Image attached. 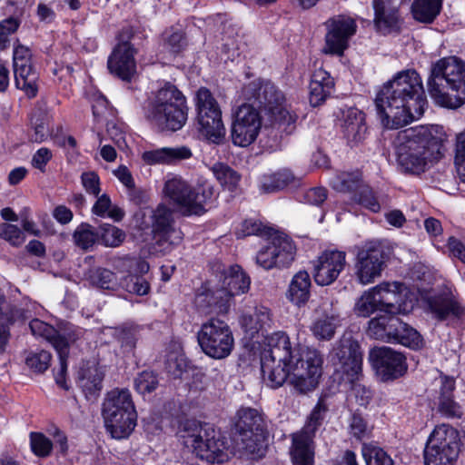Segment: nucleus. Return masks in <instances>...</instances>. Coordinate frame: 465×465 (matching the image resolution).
I'll return each mask as SVG.
<instances>
[{
	"instance_id": "nucleus-1",
	"label": "nucleus",
	"mask_w": 465,
	"mask_h": 465,
	"mask_svg": "<svg viewBox=\"0 0 465 465\" xmlns=\"http://www.w3.org/2000/svg\"><path fill=\"white\" fill-rule=\"evenodd\" d=\"M268 350L261 357L264 381L272 388L281 387L289 378L301 393L315 389L322 373V358L316 350L291 347L288 335L279 331L272 334Z\"/></svg>"
},
{
	"instance_id": "nucleus-2",
	"label": "nucleus",
	"mask_w": 465,
	"mask_h": 465,
	"mask_svg": "<svg viewBox=\"0 0 465 465\" xmlns=\"http://www.w3.org/2000/svg\"><path fill=\"white\" fill-rule=\"evenodd\" d=\"M426 104L422 82L415 70L398 73L375 97L377 114L382 125L389 129H398L419 119Z\"/></svg>"
},
{
	"instance_id": "nucleus-3",
	"label": "nucleus",
	"mask_w": 465,
	"mask_h": 465,
	"mask_svg": "<svg viewBox=\"0 0 465 465\" xmlns=\"http://www.w3.org/2000/svg\"><path fill=\"white\" fill-rule=\"evenodd\" d=\"M442 143V127L439 125L404 129L394 140L398 163L405 172L422 173L429 162L438 158Z\"/></svg>"
},
{
	"instance_id": "nucleus-4",
	"label": "nucleus",
	"mask_w": 465,
	"mask_h": 465,
	"mask_svg": "<svg viewBox=\"0 0 465 465\" xmlns=\"http://www.w3.org/2000/svg\"><path fill=\"white\" fill-rule=\"evenodd\" d=\"M428 91L443 107L458 108L465 103V64L454 56L438 60L431 66Z\"/></svg>"
},
{
	"instance_id": "nucleus-5",
	"label": "nucleus",
	"mask_w": 465,
	"mask_h": 465,
	"mask_svg": "<svg viewBox=\"0 0 465 465\" xmlns=\"http://www.w3.org/2000/svg\"><path fill=\"white\" fill-rule=\"evenodd\" d=\"M146 115L163 130L178 131L188 117L186 97L175 85L165 83L149 99Z\"/></svg>"
},
{
	"instance_id": "nucleus-6",
	"label": "nucleus",
	"mask_w": 465,
	"mask_h": 465,
	"mask_svg": "<svg viewBox=\"0 0 465 465\" xmlns=\"http://www.w3.org/2000/svg\"><path fill=\"white\" fill-rule=\"evenodd\" d=\"M106 430L114 439L127 438L136 426L137 413L128 389L114 388L108 391L102 406Z\"/></svg>"
},
{
	"instance_id": "nucleus-7",
	"label": "nucleus",
	"mask_w": 465,
	"mask_h": 465,
	"mask_svg": "<svg viewBox=\"0 0 465 465\" xmlns=\"http://www.w3.org/2000/svg\"><path fill=\"white\" fill-rule=\"evenodd\" d=\"M331 361L339 366L346 378L352 383L351 394L361 406L369 403L371 391L361 383L355 382L362 375V352L356 341L351 338H341L334 346L331 353Z\"/></svg>"
},
{
	"instance_id": "nucleus-8",
	"label": "nucleus",
	"mask_w": 465,
	"mask_h": 465,
	"mask_svg": "<svg viewBox=\"0 0 465 465\" xmlns=\"http://www.w3.org/2000/svg\"><path fill=\"white\" fill-rule=\"evenodd\" d=\"M181 438L187 448L201 459L221 462L224 459L226 443L213 425L188 420L183 425Z\"/></svg>"
},
{
	"instance_id": "nucleus-9",
	"label": "nucleus",
	"mask_w": 465,
	"mask_h": 465,
	"mask_svg": "<svg viewBox=\"0 0 465 465\" xmlns=\"http://www.w3.org/2000/svg\"><path fill=\"white\" fill-rule=\"evenodd\" d=\"M163 193L182 215H202L206 211L205 205L213 196V188L211 185H203L193 189L183 178L173 176L166 180Z\"/></svg>"
},
{
	"instance_id": "nucleus-10",
	"label": "nucleus",
	"mask_w": 465,
	"mask_h": 465,
	"mask_svg": "<svg viewBox=\"0 0 465 465\" xmlns=\"http://www.w3.org/2000/svg\"><path fill=\"white\" fill-rule=\"evenodd\" d=\"M235 429L237 445L251 459H260L266 452L265 421L261 411L253 408H241L237 411Z\"/></svg>"
},
{
	"instance_id": "nucleus-11",
	"label": "nucleus",
	"mask_w": 465,
	"mask_h": 465,
	"mask_svg": "<svg viewBox=\"0 0 465 465\" xmlns=\"http://www.w3.org/2000/svg\"><path fill=\"white\" fill-rule=\"evenodd\" d=\"M194 103L199 134L210 143H223L226 129L221 107L213 94L209 89L201 87L195 94Z\"/></svg>"
},
{
	"instance_id": "nucleus-12",
	"label": "nucleus",
	"mask_w": 465,
	"mask_h": 465,
	"mask_svg": "<svg viewBox=\"0 0 465 465\" xmlns=\"http://www.w3.org/2000/svg\"><path fill=\"white\" fill-rule=\"evenodd\" d=\"M254 99L281 132L291 134L295 129L297 115L286 103L283 94L271 82L260 84Z\"/></svg>"
},
{
	"instance_id": "nucleus-13",
	"label": "nucleus",
	"mask_w": 465,
	"mask_h": 465,
	"mask_svg": "<svg viewBox=\"0 0 465 465\" xmlns=\"http://www.w3.org/2000/svg\"><path fill=\"white\" fill-rule=\"evenodd\" d=\"M460 452L459 432L440 424L430 433L424 450L425 465H455Z\"/></svg>"
},
{
	"instance_id": "nucleus-14",
	"label": "nucleus",
	"mask_w": 465,
	"mask_h": 465,
	"mask_svg": "<svg viewBox=\"0 0 465 465\" xmlns=\"http://www.w3.org/2000/svg\"><path fill=\"white\" fill-rule=\"evenodd\" d=\"M354 276L361 285H368L381 276L386 267L387 254L382 243L366 241L355 247Z\"/></svg>"
},
{
	"instance_id": "nucleus-15",
	"label": "nucleus",
	"mask_w": 465,
	"mask_h": 465,
	"mask_svg": "<svg viewBox=\"0 0 465 465\" xmlns=\"http://www.w3.org/2000/svg\"><path fill=\"white\" fill-rule=\"evenodd\" d=\"M198 342L206 355L213 359H224L232 351L234 338L225 322L212 318L203 323L198 332Z\"/></svg>"
},
{
	"instance_id": "nucleus-16",
	"label": "nucleus",
	"mask_w": 465,
	"mask_h": 465,
	"mask_svg": "<svg viewBox=\"0 0 465 465\" xmlns=\"http://www.w3.org/2000/svg\"><path fill=\"white\" fill-rule=\"evenodd\" d=\"M132 30L123 28L118 35V44L108 57L107 67L111 74L124 81H130L136 73L134 55L136 50L130 43Z\"/></svg>"
},
{
	"instance_id": "nucleus-17",
	"label": "nucleus",
	"mask_w": 465,
	"mask_h": 465,
	"mask_svg": "<svg viewBox=\"0 0 465 465\" xmlns=\"http://www.w3.org/2000/svg\"><path fill=\"white\" fill-rule=\"evenodd\" d=\"M262 116L250 104H242L235 112L232 123L231 136L233 144L246 147L258 137L262 129Z\"/></svg>"
},
{
	"instance_id": "nucleus-18",
	"label": "nucleus",
	"mask_w": 465,
	"mask_h": 465,
	"mask_svg": "<svg viewBox=\"0 0 465 465\" xmlns=\"http://www.w3.org/2000/svg\"><path fill=\"white\" fill-rule=\"evenodd\" d=\"M324 25L327 32L323 52L342 55L349 46L350 39L357 31L355 20L346 15H337L329 18Z\"/></svg>"
},
{
	"instance_id": "nucleus-19",
	"label": "nucleus",
	"mask_w": 465,
	"mask_h": 465,
	"mask_svg": "<svg viewBox=\"0 0 465 465\" xmlns=\"http://www.w3.org/2000/svg\"><path fill=\"white\" fill-rule=\"evenodd\" d=\"M149 263L141 258L125 256L115 262V269L122 273H127L120 281V287L129 293L140 296L146 295L150 284L143 277L149 271Z\"/></svg>"
},
{
	"instance_id": "nucleus-20",
	"label": "nucleus",
	"mask_w": 465,
	"mask_h": 465,
	"mask_svg": "<svg viewBox=\"0 0 465 465\" xmlns=\"http://www.w3.org/2000/svg\"><path fill=\"white\" fill-rule=\"evenodd\" d=\"M369 359L383 381L397 379L407 371L405 356L390 347L373 349Z\"/></svg>"
},
{
	"instance_id": "nucleus-21",
	"label": "nucleus",
	"mask_w": 465,
	"mask_h": 465,
	"mask_svg": "<svg viewBox=\"0 0 465 465\" xmlns=\"http://www.w3.org/2000/svg\"><path fill=\"white\" fill-rule=\"evenodd\" d=\"M345 264V252L338 250L323 252L312 262L315 282L321 286L332 283L343 271Z\"/></svg>"
},
{
	"instance_id": "nucleus-22",
	"label": "nucleus",
	"mask_w": 465,
	"mask_h": 465,
	"mask_svg": "<svg viewBox=\"0 0 465 465\" xmlns=\"http://www.w3.org/2000/svg\"><path fill=\"white\" fill-rule=\"evenodd\" d=\"M379 295L381 312L395 315L407 313L413 308L411 301H407L406 288L404 284L398 282H383L375 286Z\"/></svg>"
},
{
	"instance_id": "nucleus-23",
	"label": "nucleus",
	"mask_w": 465,
	"mask_h": 465,
	"mask_svg": "<svg viewBox=\"0 0 465 465\" xmlns=\"http://www.w3.org/2000/svg\"><path fill=\"white\" fill-rule=\"evenodd\" d=\"M221 288L217 289L219 303L222 309L229 307L230 300L238 294L248 292L251 284L250 277L242 271V267L235 264L224 268L222 272Z\"/></svg>"
},
{
	"instance_id": "nucleus-24",
	"label": "nucleus",
	"mask_w": 465,
	"mask_h": 465,
	"mask_svg": "<svg viewBox=\"0 0 465 465\" xmlns=\"http://www.w3.org/2000/svg\"><path fill=\"white\" fill-rule=\"evenodd\" d=\"M337 117L348 143H358L364 139L367 126L363 112L355 107H345L340 109Z\"/></svg>"
},
{
	"instance_id": "nucleus-25",
	"label": "nucleus",
	"mask_w": 465,
	"mask_h": 465,
	"mask_svg": "<svg viewBox=\"0 0 465 465\" xmlns=\"http://www.w3.org/2000/svg\"><path fill=\"white\" fill-rule=\"evenodd\" d=\"M239 322L244 331L252 337L271 326V311L263 305L247 306L242 311Z\"/></svg>"
},
{
	"instance_id": "nucleus-26",
	"label": "nucleus",
	"mask_w": 465,
	"mask_h": 465,
	"mask_svg": "<svg viewBox=\"0 0 465 465\" xmlns=\"http://www.w3.org/2000/svg\"><path fill=\"white\" fill-rule=\"evenodd\" d=\"M374 24L382 33L394 29L400 23V10L397 0H373Z\"/></svg>"
},
{
	"instance_id": "nucleus-27",
	"label": "nucleus",
	"mask_w": 465,
	"mask_h": 465,
	"mask_svg": "<svg viewBox=\"0 0 465 465\" xmlns=\"http://www.w3.org/2000/svg\"><path fill=\"white\" fill-rule=\"evenodd\" d=\"M193 155L192 150L187 146L163 147L143 153L142 159L147 164H172L187 160Z\"/></svg>"
},
{
	"instance_id": "nucleus-28",
	"label": "nucleus",
	"mask_w": 465,
	"mask_h": 465,
	"mask_svg": "<svg viewBox=\"0 0 465 465\" xmlns=\"http://www.w3.org/2000/svg\"><path fill=\"white\" fill-rule=\"evenodd\" d=\"M427 304L430 312L438 320H461L465 316V309L455 300L444 296H429Z\"/></svg>"
},
{
	"instance_id": "nucleus-29",
	"label": "nucleus",
	"mask_w": 465,
	"mask_h": 465,
	"mask_svg": "<svg viewBox=\"0 0 465 465\" xmlns=\"http://www.w3.org/2000/svg\"><path fill=\"white\" fill-rule=\"evenodd\" d=\"M290 454L292 465H314V440L302 435L292 434Z\"/></svg>"
},
{
	"instance_id": "nucleus-30",
	"label": "nucleus",
	"mask_w": 465,
	"mask_h": 465,
	"mask_svg": "<svg viewBox=\"0 0 465 465\" xmlns=\"http://www.w3.org/2000/svg\"><path fill=\"white\" fill-rule=\"evenodd\" d=\"M341 326V318L333 312L318 315L312 322L310 330L319 341H330L334 337L336 330Z\"/></svg>"
},
{
	"instance_id": "nucleus-31",
	"label": "nucleus",
	"mask_w": 465,
	"mask_h": 465,
	"mask_svg": "<svg viewBox=\"0 0 465 465\" xmlns=\"http://www.w3.org/2000/svg\"><path fill=\"white\" fill-rule=\"evenodd\" d=\"M311 295V278L307 272H298L292 279L286 296L297 306L304 305Z\"/></svg>"
},
{
	"instance_id": "nucleus-32",
	"label": "nucleus",
	"mask_w": 465,
	"mask_h": 465,
	"mask_svg": "<svg viewBox=\"0 0 465 465\" xmlns=\"http://www.w3.org/2000/svg\"><path fill=\"white\" fill-rule=\"evenodd\" d=\"M183 232L176 226L169 227L153 235V252L166 254L182 243Z\"/></svg>"
},
{
	"instance_id": "nucleus-33",
	"label": "nucleus",
	"mask_w": 465,
	"mask_h": 465,
	"mask_svg": "<svg viewBox=\"0 0 465 465\" xmlns=\"http://www.w3.org/2000/svg\"><path fill=\"white\" fill-rule=\"evenodd\" d=\"M273 249L275 250L274 258L276 259L277 268H287L294 261L296 247L288 236L284 234H275L271 237Z\"/></svg>"
},
{
	"instance_id": "nucleus-34",
	"label": "nucleus",
	"mask_w": 465,
	"mask_h": 465,
	"mask_svg": "<svg viewBox=\"0 0 465 465\" xmlns=\"http://www.w3.org/2000/svg\"><path fill=\"white\" fill-rule=\"evenodd\" d=\"M15 86L22 90L28 98L37 95L38 75L33 69L32 64L14 67Z\"/></svg>"
},
{
	"instance_id": "nucleus-35",
	"label": "nucleus",
	"mask_w": 465,
	"mask_h": 465,
	"mask_svg": "<svg viewBox=\"0 0 465 465\" xmlns=\"http://www.w3.org/2000/svg\"><path fill=\"white\" fill-rule=\"evenodd\" d=\"M397 319V316L388 313L371 319L369 322L368 335L376 340L390 342L393 331H396Z\"/></svg>"
},
{
	"instance_id": "nucleus-36",
	"label": "nucleus",
	"mask_w": 465,
	"mask_h": 465,
	"mask_svg": "<svg viewBox=\"0 0 465 465\" xmlns=\"http://www.w3.org/2000/svg\"><path fill=\"white\" fill-rule=\"evenodd\" d=\"M396 331L391 335L390 342L400 343L412 350H420L424 346V340L420 332L399 318L395 325Z\"/></svg>"
},
{
	"instance_id": "nucleus-37",
	"label": "nucleus",
	"mask_w": 465,
	"mask_h": 465,
	"mask_svg": "<svg viewBox=\"0 0 465 465\" xmlns=\"http://www.w3.org/2000/svg\"><path fill=\"white\" fill-rule=\"evenodd\" d=\"M443 0H414L411 12L413 18L420 23L430 24L440 15Z\"/></svg>"
},
{
	"instance_id": "nucleus-38",
	"label": "nucleus",
	"mask_w": 465,
	"mask_h": 465,
	"mask_svg": "<svg viewBox=\"0 0 465 465\" xmlns=\"http://www.w3.org/2000/svg\"><path fill=\"white\" fill-rule=\"evenodd\" d=\"M30 330L33 335L41 337L52 344L55 351L69 345L67 340L62 336L52 325L34 319L30 322Z\"/></svg>"
},
{
	"instance_id": "nucleus-39",
	"label": "nucleus",
	"mask_w": 465,
	"mask_h": 465,
	"mask_svg": "<svg viewBox=\"0 0 465 465\" xmlns=\"http://www.w3.org/2000/svg\"><path fill=\"white\" fill-rule=\"evenodd\" d=\"M328 404L325 402V400L321 398L317 404L314 406L310 415L308 416L306 422L302 429L293 433L294 435H302L306 438H311V440H314L315 433L322 425L323 420L328 412Z\"/></svg>"
},
{
	"instance_id": "nucleus-40",
	"label": "nucleus",
	"mask_w": 465,
	"mask_h": 465,
	"mask_svg": "<svg viewBox=\"0 0 465 465\" xmlns=\"http://www.w3.org/2000/svg\"><path fill=\"white\" fill-rule=\"evenodd\" d=\"M294 181L295 176L289 169H282L274 173L263 175L260 186L264 193H272L284 189Z\"/></svg>"
},
{
	"instance_id": "nucleus-41",
	"label": "nucleus",
	"mask_w": 465,
	"mask_h": 465,
	"mask_svg": "<svg viewBox=\"0 0 465 465\" xmlns=\"http://www.w3.org/2000/svg\"><path fill=\"white\" fill-rule=\"evenodd\" d=\"M354 312L360 317H369L376 311L381 312L379 295L376 292V288L371 287L363 292L361 297L354 304Z\"/></svg>"
},
{
	"instance_id": "nucleus-42",
	"label": "nucleus",
	"mask_w": 465,
	"mask_h": 465,
	"mask_svg": "<svg viewBox=\"0 0 465 465\" xmlns=\"http://www.w3.org/2000/svg\"><path fill=\"white\" fill-rule=\"evenodd\" d=\"M211 171L219 183L225 189L233 192L239 185L241 175L223 163H215Z\"/></svg>"
},
{
	"instance_id": "nucleus-43",
	"label": "nucleus",
	"mask_w": 465,
	"mask_h": 465,
	"mask_svg": "<svg viewBox=\"0 0 465 465\" xmlns=\"http://www.w3.org/2000/svg\"><path fill=\"white\" fill-rule=\"evenodd\" d=\"M218 290L211 291L204 289L202 292H197L195 299H194V304L199 312L208 314L213 312V311H216L218 312H226L229 307H225L224 309H222L218 302H215L219 301V294Z\"/></svg>"
},
{
	"instance_id": "nucleus-44",
	"label": "nucleus",
	"mask_w": 465,
	"mask_h": 465,
	"mask_svg": "<svg viewBox=\"0 0 465 465\" xmlns=\"http://www.w3.org/2000/svg\"><path fill=\"white\" fill-rule=\"evenodd\" d=\"M92 212L99 217H109L115 222L122 221L124 216V211L116 205L113 206L110 197L105 193L98 197Z\"/></svg>"
},
{
	"instance_id": "nucleus-45",
	"label": "nucleus",
	"mask_w": 465,
	"mask_h": 465,
	"mask_svg": "<svg viewBox=\"0 0 465 465\" xmlns=\"http://www.w3.org/2000/svg\"><path fill=\"white\" fill-rule=\"evenodd\" d=\"M27 315L24 309L14 308L11 314L2 312L0 315V353H3L7 346L10 331L9 326L17 320H25Z\"/></svg>"
},
{
	"instance_id": "nucleus-46",
	"label": "nucleus",
	"mask_w": 465,
	"mask_h": 465,
	"mask_svg": "<svg viewBox=\"0 0 465 465\" xmlns=\"http://www.w3.org/2000/svg\"><path fill=\"white\" fill-rule=\"evenodd\" d=\"M152 235L175 226L173 212L164 204H159L151 215Z\"/></svg>"
},
{
	"instance_id": "nucleus-47",
	"label": "nucleus",
	"mask_w": 465,
	"mask_h": 465,
	"mask_svg": "<svg viewBox=\"0 0 465 465\" xmlns=\"http://www.w3.org/2000/svg\"><path fill=\"white\" fill-rule=\"evenodd\" d=\"M73 237L75 244L83 250H89L94 243L99 242L98 229L87 223L77 226Z\"/></svg>"
},
{
	"instance_id": "nucleus-48",
	"label": "nucleus",
	"mask_w": 465,
	"mask_h": 465,
	"mask_svg": "<svg viewBox=\"0 0 465 465\" xmlns=\"http://www.w3.org/2000/svg\"><path fill=\"white\" fill-rule=\"evenodd\" d=\"M99 242L106 247L115 248L120 246L124 239L125 232L110 223H104L98 228Z\"/></svg>"
},
{
	"instance_id": "nucleus-49",
	"label": "nucleus",
	"mask_w": 465,
	"mask_h": 465,
	"mask_svg": "<svg viewBox=\"0 0 465 465\" xmlns=\"http://www.w3.org/2000/svg\"><path fill=\"white\" fill-rule=\"evenodd\" d=\"M362 185L361 174L358 171L353 173H341L338 174L332 182L333 188L342 193L356 192Z\"/></svg>"
},
{
	"instance_id": "nucleus-50",
	"label": "nucleus",
	"mask_w": 465,
	"mask_h": 465,
	"mask_svg": "<svg viewBox=\"0 0 465 465\" xmlns=\"http://www.w3.org/2000/svg\"><path fill=\"white\" fill-rule=\"evenodd\" d=\"M361 454L367 465H395L393 460L381 448L364 443Z\"/></svg>"
},
{
	"instance_id": "nucleus-51",
	"label": "nucleus",
	"mask_w": 465,
	"mask_h": 465,
	"mask_svg": "<svg viewBox=\"0 0 465 465\" xmlns=\"http://www.w3.org/2000/svg\"><path fill=\"white\" fill-rule=\"evenodd\" d=\"M21 25L18 17L9 16L0 21V51L8 49L13 36Z\"/></svg>"
},
{
	"instance_id": "nucleus-52",
	"label": "nucleus",
	"mask_w": 465,
	"mask_h": 465,
	"mask_svg": "<svg viewBox=\"0 0 465 465\" xmlns=\"http://www.w3.org/2000/svg\"><path fill=\"white\" fill-rule=\"evenodd\" d=\"M52 355L49 351L40 350L31 351L25 358V364L35 372H45L50 366Z\"/></svg>"
},
{
	"instance_id": "nucleus-53",
	"label": "nucleus",
	"mask_w": 465,
	"mask_h": 465,
	"mask_svg": "<svg viewBox=\"0 0 465 465\" xmlns=\"http://www.w3.org/2000/svg\"><path fill=\"white\" fill-rule=\"evenodd\" d=\"M90 282L98 288L114 290L116 285V277L110 270L97 268L90 274Z\"/></svg>"
},
{
	"instance_id": "nucleus-54",
	"label": "nucleus",
	"mask_w": 465,
	"mask_h": 465,
	"mask_svg": "<svg viewBox=\"0 0 465 465\" xmlns=\"http://www.w3.org/2000/svg\"><path fill=\"white\" fill-rule=\"evenodd\" d=\"M187 367V361L184 354L181 351L179 345L176 346L175 351H172L167 355L166 369L170 374L174 377L182 375Z\"/></svg>"
},
{
	"instance_id": "nucleus-55",
	"label": "nucleus",
	"mask_w": 465,
	"mask_h": 465,
	"mask_svg": "<svg viewBox=\"0 0 465 465\" xmlns=\"http://www.w3.org/2000/svg\"><path fill=\"white\" fill-rule=\"evenodd\" d=\"M353 195V201L361 206L371 210L373 213L380 211L381 206L376 197L373 195L372 190L366 184L361 186V188L355 192Z\"/></svg>"
},
{
	"instance_id": "nucleus-56",
	"label": "nucleus",
	"mask_w": 465,
	"mask_h": 465,
	"mask_svg": "<svg viewBox=\"0 0 465 465\" xmlns=\"http://www.w3.org/2000/svg\"><path fill=\"white\" fill-rule=\"evenodd\" d=\"M454 163L460 180L465 183V130L456 135Z\"/></svg>"
},
{
	"instance_id": "nucleus-57",
	"label": "nucleus",
	"mask_w": 465,
	"mask_h": 465,
	"mask_svg": "<svg viewBox=\"0 0 465 465\" xmlns=\"http://www.w3.org/2000/svg\"><path fill=\"white\" fill-rule=\"evenodd\" d=\"M158 386V379L153 371H143L134 380V388L140 394L153 391Z\"/></svg>"
},
{
	"instance_id": "nucleus-58",
	"label": "nucleus",
	"mask_w": 465,
	"mask_h": 465,
	"mask_svg": "<svg viewBox=\"0 0 465 465\" xmlns=\"http://www.w3.org/2000/svg\"><path fill=\"white\" fill-rule=\"evenodd\" d=\"M30 444L33 452L39 457L50 455L53 449L52 441L44 434L39 432H31Z\"/></svg>"
},
{
	"instance_id": "nucleus-59",
	"label": "nucleus",
	"mask_w": 465,
	"mask_h": 465,
	"mask_svg": "<svg viewBox=\"0 0 465 465\" xmlns=\"http://www.w3.org/2000/svg\"><path fill=\"white\" fill-rule=\"evenodd\" d=\"M273 252H275V250L273 249L272 240L270 239L268 243L262 247L256 253L255 262L257 265L267 271L277 268V262L274 258Z\"/></svg>"
},
{
	"instance_id": "nucleus-60",
	"label": "nucleus",
	"mask_w": 465,
	"mask_h": 465,
	"mask_svg": "<svg viewBox=\"0 0 465 465\" xmlns=\"http://www.w3.org/2000/svg\"><path fill=\"white\" fill-rule=\"evenodd\" d=\"M59 357V368L54 371L56 384L64 390H68L66 382L67 359L69 355V345L56 351Z\"/></svg>"
},
{
	"instance_id": "nucleus-61",
	"label": "nucleus",
	"mask_w": 465,
	"mask_h": 465,
	"mask_svg": "<svg viewBox=\"0 0 465 465\" xmlns=\"http://www.w3.org/2000/svg\"><path fill=\"white\" fill-rule=\"evenodd\" d=\"M0 237L14 246H20L25 242L22 231L16 225L10 223L0 225Z\"/></svg>"
},
{
	"instance_id": "nucleus-62",
	"label": "nucleus",
	"mask_w": 465,
	"mask_h": 465,
	"mask_svg": "<svg viewBox=\"0 0 465 465\" xmlns=\"http://www.w3.org/2000/svg\"><path fill=\"white\" fill-rule=\"evenodd\" d=\"M268 233V229L263 226L261 222L252 219L243 221L241 229L236 232L238 238Z\"/></svg>"
},
{
	"instance_id": "nucleus-63",
	"label": "nucleus",
	"mask_w": 465,
	"mask_h": 465,
	"mask_svg": "<svg viewBox=\"0 0 465 465\" xmlns=\"http://www.w3.org/2000/svg\"><path fill=\"white\" fill-rule=\"evenodd\" d=\"M349 430L351 435L357 440H362L370 433L366 421L357 413H354L350 420Z\"/></svg>"
},
{
	"instance_id": "nucleus-64",
	"label": "nucleus",
	"mask_w": 465,
	"mask_h": 465,
	"mask_svg": "<svg viewBox=\"0 0 465 465\" xmlns=\"http://www.w3.org/2000/svg\"><path fill=\"white\" fill-rule=\"evenodd\" d=\"M32 64V52L29 47L21 45L18 40L14 45L13 67Z\"/></svg>"
}]
</instances>
